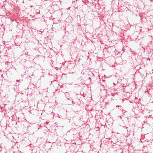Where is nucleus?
I'll return each instance as SVG.
<instances>
[{"label": "nucleus", "instance_id": "nucleus-3", "mask_svg": "<svg viewBox=\"0 0 153 153\" xmlns=\"http://www.w3.org/2000/svg\"><path fill=\"white\" fill-rule=\"evenodd\" d=\"M153 0H151V1H152Z\"/></svg>", "mask_w": 153, "mask_h": 153}, {"label": "nucleus", "instance_id": "nucleus-1", "mask_svg": "<svg viewBox=\"0 0 153 153\" xmlns=\"http://www.w3.org/2000/svg\"><path fill=\"white\" fill-rule=\"evenodd\" d=\"M65 97H66L68 99H69V94H68V92H66L65 93Z\"/></svg>", "mask_w": 153, "mask_h": 153}, {"label": "nucleus", "instance_id": "nucleus-2", "mask_svg": "<svg viewBox=\"0 0 153 153\" xmlns=\"http://www.w3.org/2000/svg\"><path fill=\"white\" fill-rule=\"evenodd\" d=\"M20 81V80H16V82H18Z\"/></svg>", "mask_w": 153, "mask_h": 153}]
</instances>
